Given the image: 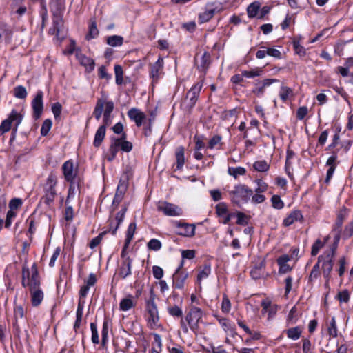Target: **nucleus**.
I'll use <instances>...</instances> for the list:
<instances>
[{
	"label": "nucleus",
	"mask_w": 353,
	"mask_h": 353,
	"mask_svg": "<svg viewBox=\"0 0 353 353\" xmlns=\"http://www.w3.org/2000/svg\"><path fill=\"white\" fill-rule=\"evenodd\" d=\"M337 245L334 244L333 248L319 256V262L321 263V270L323 276L327 282L330 278V273L333 268L334 256Z\"/></svg>",
	"instance_id": "2"
},
{
	"label": "nucleus",
	"mask_w": 353,
	"mask_h": 353,
	"mask_svg": "<svg viewBox=\"0 0 353 353\" xmlns=\"http://www.w3.org/2000/svg\"><path fill=\"white\" fill-rule=\"evenodd\" d=\"M253 168L258 172H267L270 168V165L265 160L257 161L253 164Z\"/></svg>",
	"instance_id": "36"
},
{
	"label": "nucleus",
	"mask_w": 353,
	"mask_h": 353,
	"mask_svg": "<svg viewBox=\"0 0 353 353\" xmlns=\"http://www.w3.org/2000/svg\"><path fill=\"white\" fill-rule=\"evenodd\" d=\"M132 261L130 257H126L121 263L119 269V275L125 279L128 276L131 274V266Z\"/></svg>",
	"instance_id": "22"
},
{
	"label": "nucleus",
	"mask_w": 353,
	"mask_h": 353,
	"mask_svg": "<svg viewBox=\"0 0 353 353\" xmlns=\"http://www.w3.org/2000/svg\"><path fill=\"white\" fill-rule=\"evenodd\" d=\"M105 125H106L103 123V125H101L96 132L93 143L94 145L96 147L99 146L104 139L105 134Z\"/></svg>",
	"instance_id": "27"
},
{
	"label": "nucleus",
	"mask_w": 353,
	"mask_h": 353,
	"mask_svg": "<svg viewBox=\"0 0 353 353\" xmlns=\"http://www.w3.org/2000/svg\"><path fill=\"white\" fill-rule=\"evenodd\" d=\"M148 324L151 329H155L159 326V314L157 305L154 300L147 302Z\"/></svg>",
	"instance_id": "8"
},
{
	"label": "nucleus",
	"mask_w": 353,
	"mask_h": 353,
	"mask_svg": "<svg viewBox=\"0 0 353 353\" xmlns=\"http://www.w3.org/2000/svg\"><path fill=\"white\" fill-rule=\"evenodd\" d=\"M114 73H115V81L117 85H121L123 83V68L119 65H114Z\"/></svg>",
	"instance_id": "42"
},
{
	"label": "nucleus",
	"mask_w": 353,
	"mask_h": 353,
	"mask_svg": "<svg viewBox=\"0 0 353 353\" xmlns=\"http://www.w3.org/2000/svg\"><path fill=\"white\" fill-rule=\"evenodd\" d=\"M221 141V137L219 135H214L208 143V148L214 149Z\"/></svg>",
	"instance_id": "59"
},
{
	"label": "nucleus",
	"mask_w": 353,
	"mask_h": 353,
	"mask_svg": "<svg viewBox=\"0 0 353 353\" xmlns=\"http://www.w3.org/2000/svg\"><path fill=\"white\" fill-rule=\"evenodd\" d=\"M292 95V90L286 86H282L279 92L281 99L285 102Z\"/></svg>",
	"instance_id": "41"
},
{
	"label": "nucleus",
	"mask_w": 353,
	"mask_h": 353,
	"mask_svg": "<svg viewBox=\"0 0 353 353\" xmlns=\"http://www.w3.org/2000/svg\"><path fill=\"white\" fill-rule=\"evenodd\" d=\"M114 110V103L112 101H107L105 100V105L103 109V121L105 125H108L110 122L111 113Z\"/></svg>",
	"instance_id": "24"
},
{
	"label": "nucleus",
	"mask_w": 353,
	"mask_h": 353,
	"mask_svg": "<svg viewBox=\"0 0 353 353\" xmlns=\"http://www.w3.org/2000/svg\"><path fill=\"white\" fill-rule=\"evenodd\" d=\"M76 57L79 63L85 67L86 71L90 72L94 70L95 63L93 59L86 57L79 50L76 51Z\"/></svg>",
	"instance_id": "19"
},
{
	"label": "nucleus",
	"mask_w": 353,
	"mask_h": 353,
	"mask_svg": "<svg viewBox=\"0 0 353 353\" xmlns=\"http://www.w3.org/2000/svg\"><path fill=\"white\" fill-rule=\"evenodd\" d=\"M272 205L274 208L281 210L284 207V203L279 196L273 195L271 198Z\"/></svg>",
	"instance_id": "46"
},
{
	"label": "nucleus",
	"mask_w": 353,
	"mask_h": 353,
	"mask_svg": "<svg viewBox=\"0 0 353 353\" xmlns=\"http://www.w3.org/2000/svg\"><path fill=\"white\" fill-rule=\"evenodd\" d=\"M303 329L301 326H296L286 330L288 337L292 340H297L300 338Z\"/></svg>",
	"instance_id": "29"
},
{
	"label": "nucleus",
	"mask_w": 353,
	"mask_h": 353,
	"mask_svg": "<svg viewBox=\"0 0 353 353\" xmlns=\"http://www.w3.org/2000/svg\"><path fill=\"white\" fill-rule=\"evenodd\" d=\"M22 205V200L19 198L12 199L9 203V210L15 211Z\"/></svg>",
	"instance_id": "55"
},
{
	"label": "nucleus",
	"mask_w": 353,
	"mask_h": 353,
	"mask_svg": "<svg viewBox=\"0 0 353 353\" xmlns=\"http://www.w3.org/2000/svg\"><path fill=\"white\" fill-rule=\"evenodd\" d=\"M129 118L135 122L137 126L140 127L143 124V121L145 119V114L140 110L132 108L128 112Z\"/></svg>",
	"instance_id": "20"
},
{
	"label": "nucleus",
	"mask_w": 353,
	"mask_h": 353,
	"mask_svg": "<svg viewBox=\"0 0 353 353\" xmlns=\"http://www.w3.org/2000/svg\"><path fill=\"white\" fill-rule=\"evenodd\" d=\"M164 62L162 57L159 56L157 61L150 65V77L152 79V84L157 83L159 80L163 77Z\"/></svg>",
	"instance_id": "6"
},
{
	"label": "nucleus",
	"mask_w": 353,
	"mask_h": 353,
	"mask_svg": "<svg viewBox=\"0 0 353 353\" xmlns=\"http://www.w3.org/2000/svg\"><path fill=\"white\" fill-rule=\"evenodd\" d=\"M261 72H262V70L261 68H256L250 71H247V70L242 71V75L246 78H254V77L260 76L261 74Z\"/></svg>",
	"instance_id": "43"
},
{
	"label": "nucleus",
	"mask_w": 353,
	"mask_h": 353,
	"mask_svg": "<svg viewBox=\"0 0 353 353\" xmlns=\"http://www.w3.org/2000/svg\"><path fill=\"white\" fill-rule=\"evenodd\" d=\"M23 116L15 109H13L9 114L8 118L3 120L0 125V135L8 132L13 126L12 130L16 132L19 125L23 120Z\"/></svg>",
	"instance_id": "3"
},
{
	"label": "nucleus",
	"mask_w": 353,
	"mask_h": 353,
	"mask_svg": "<svg viewBox=\"0 0 353 353\" xmlns=\"http://www.w3.org/2000/svg\"><path fill=\"white\" fill-rule=\"evenodd\" d=\"M343 235L345 238H349L353 235V221L345 228Z\"/></svg>",
	"instance_id": "64"
},
{
	"label": "nucleus",
	"mask_w": 353,
	"mask_h": 353,
	"mask_svg": "<svg viewBox=\"0 0 353 353\" xmlns=\"http://www.w3.org/2000/svg\"><path fill=\"white\" fill-rule=\"evenodd\" d=\"M104 105L105 99H100L97 102L93 114L97 121H99L101 117L104 109Z\"/></svg>",
	"instance_id": "31"
},
{
	"label": "nucleus",
	"mask_w": 353,
	"mask_h": 353,
	"mask_svg": "<svg viewBox=\"0 0 353 353\" xmlns=\"http://www.w3.org/2000/svg\"><path fill=\"white\" fill-rule=\"evenodd\" d=\"M251 199L252 202L255 204L262 203L265 201V196L263 194L256 192L251 196Z\"/></svg>",
	"instance_id": "56"
},
{
	"label": "nucleus",
	"mask_w": 353,
	"mask_h": 353,
	"mask_svg": "<svg viewBox=\"0 0 353 353\" xmlns=\"http://www.w3.org/2000/svg\"><path fill=\"white\" fill-rule=\"evenodd\" d=\"M32 274L30 277L28 279V281L26 282L25 278H23L22 280V285L23 287L28 286L29 288V290H38L41 289L40 287L41 281L40 277L39 276V273L37 271L35 265L32 267Z\"/></svg>",
	"instance_id": "10"
},
{
	"label": "nucleus",
	"mask_w": 353,
	"mask_h": 353,
	"mask_svg": "<svg viewBox=\"0 0 353 353\" xmlns=\"http://www.w3.org/2000/svg\"><path fill=\"white\" fill-rule=\"evenodd\" d=\"M203 311L196 307V306H192L190 312L186 315L185 319L190 327L191 330H194V328L197 326V324L199 321V320L203 316Z\"/></svg>",
	"instance_id": "9"
},
{
	"label": "nucleus",
	"mask_w": 353,
	"mask_h": 353,
	"mask_svg": "<svg viewBox=\"0 0 353 353\" xmlns=\"http://www.w3.org/2000/svg\"><path fill=\"white\" fill-rule=\"evenodd\" d=\"M231 309V303L227 296L224 295L222 299L221 310L224 313H228Z\"/></svg>",
	"instance_id": "54"
},
{
	"label": "nucleus",
	"mask_w": 353,
	"mask_h": 353,
	"mask_svg": "<svg viewBox=\"0 0 353 353\" xmlns=\"http://www.w3.org/2000/svg\"><path fill=\"white\" fill-rule=\"evenodd\" d=\"M14 321L13 323L14 327L17 330H20V324L26 323V312L23 306L14 305Z\"/></svg>",
	"instance_id": "15"
},
{
	"label": "nucleus",
	"mask_w": 353,
	"mask_h": 353,
	"mask_svg": "<svg viewBox=\"0 0 353 353\" xmlns=\"http://www.w3.org/2000/svg\"><path fill=\"white\" fill-rule=\"evenodd\" d=\"M57 184V177L54 173H50L46 179L43 186L44 203L51 204L57 195L55 187Z\"/></svg>",
	"instance_id": "4"
},
{
	"label": "nucleus",
	"mask_w": 353,
	"mask_h": 353,
	"mask_svg": "<svg viewBox=\"0 0 353 353\" xmlns=\"http://www.w3.org/2000/svg\"><path fill=\"white\" fill-rule=\"evenodd\" d=\"M214 14V9H209L206 10L202 13H201L199 16V21L200 23H205L208 21Z\"/></svg>",
	"instance_id": "38"
},
{
	"label": "nucleus",
	"mask_w": 353,
	"mask_h": 353,
	"mask_svg": "<svg viewBox=\"0 0 353 353\" xmlns=\"http://www.w3.org/2000/svg\"><path fill=\"white\" fill-rule=\"evenodd\" d=\"M303 352L312 353V344L308 339H303Z\"/></svg>",
	"instance_id": "63"
},
{
	"label": "nucleus",
	"mask_w": 353,
	"mask_h": 353,
	"mask_svg": "<svg viewBox=\"0 0 353 353\" xmlns=\"http://www.w3.org/2000/svg\"><path fill=\"white\" fill-rule=\"evenodd\" d=\"M228 172L230 175L233 176L235 179H237L239 176L245 174L246 170L243 167H230L228 168Z\"/></svg>",
	"instance_id": "34"
},
{
	"label": "nucleus",
	"mask_w": 353,
	"mask_h": 353,
	"mask_svg": "<svg viewBox=\"0 0 353 353\" xmlns=\"http://www.w3.org/2000/svg\"><path fill=\"white\" fill-rule=\"evenodd\" d=\"M43 92L41 90H38L36 93L34 98L32 101V108L33 110V117L37 119H39L43 110Z\"/></svg>",
	"instance_id": "11"
},
{
	"label": "nucleus",
	"mask_w": 353,
	"mask_h": 353,
	"mask_svg": "<svg viewBox=\"0 0 353 353\" xmlns=\"http://www.w3.org/2000/svg\"><path fill=\"white\" fill-rule=\"evenodd\" d=\"M99 35V30L97 27V23L94 20H91L89 26V32L86 35L88 40L96 38Z\"/></svg>",
	"instance_id": "33"
},
{
	"label": "nucleus",
	"mask_w": 353,
	"mask_h": 353,
	"mask_svg": "<svg viewBox=\"0 0 353 353\" xmlns=\"http://www.w3.org/2000/svg\"><path fill=\"white\" fill-rule=\"evenodd\" d=\"M326 327L329 336L332 338H336L338 335V329L334 316H332L330 321L326 322Z\"/></svg>",
	"instance_id": "26"
},
{
	"label": "nucleus",
	"mask_w": 353,
	"mask_h": 353,
	"mask_svg": "<svg viewBox=\"0 0 353 353\" xmlns=\"http://www.w3.org/2000/svg\"><path fill=\"white\" fill-rule=\"evenodd\" d=\"M347 216V211L345 208L341 209L337 215V219L333 228V232H335L334 241V244L335 245H338L340 240L341 228Z\"/></svg>",
	"instance_id": "12"
},
{
	"label": "nucleus",
	"mask_w": 353,
	"mask_h": 353,
	"mask_svg": "<svg viewBox=\"0 0 353 353\" xmlns=\"http://www.w3.org/2000/svg\"><path fill=\"white\" fill-rule=\"evenodd\" d=\"M128 188L127 183L124 181L120 180L115 194L123 197Z\"/></svg>",
	"instance_id": "47"
},
{
	"label": "nucleus",
	"mask_w": 353,
	"mask_h": 353,
	"mask_svg": "<svg viewBox=\"0 0 353 353\" xmlns=\"http://www.w3.org/2000/svg\"><path fill=\"white\" fill-rule=\"evenodd\" d=\"M302 219L303 215L301 211L294 210L283 220V225L285 226H290L294 222L301 221Z\"/></svg>",
	"instance_id": "25"
},
{
	"label": "nucleus",
	"mask_w": 353,
	"mask_h": 353,
	"mask_svg": "<svg viewBox=\"0 0 353 353\" xmlns=\"http://www.w3.org/2000/svg\"><path fill=\"white\" fill-rule=\"evenodd\" d=\"M30 301L33 307H38L42 303L44 293L42 289L30 290Z\"/></svg>",
	"instance_id": "21"
},
{
	"label": "nucleus",
	"mask_w": 353,
	"mask_h": 353,
	"mask_svg": "<svg viewBox=\"0 0 353 353\" xmlns=\"http://www.w3.org/2000/svg\"><path fill=\"white\" fill-rule=\"evenodd\" d=\"M176 168L174 170H180L185 164V149L183 146H179L175 151Z\"/></svg>",
	"instance_id": "23"
},
{
	"label": "nucleus",
	"mask_w": 353,
	"mask_h": 353,
	"mask_svg": "<svg viewBox=\"0 0 353 353\" xmlns=\"http://www.w3.org/2000/svg\"><path fill=\"white\" fill-rule=\"evenodd\" d=\"M329 236H326L325 238L324 242L321 241L320 239H318L315 241L312 247L311 254L312 256H316L319 252L320 249L322 248L325 242L328 240Z\"/></svg>",
	"instance_id": "40"
},
{
	"label": "nucleus",
	"mask_w": 353,
	"mask_h": 353,
	"mask_svg": "<svg viewBox=\"0 0 353 353\" xmlns=\"http://www.w3.org/2000/svg\"><path fill=\"white\" fill-rule=\"evenodd\" d=\"M182 262L173 275V286L174 288L181 289L183 288L184 282L188 277V273L182 272L180 269L183 266Z\"/></svg>",
	"instance_id": "17"
},
{
	"label": "nucleus",
	"mask_w": 353,
	"mask_h": 353,
	"mask_svg": "<svg viewBox=\"0 0 353 353\" xmlns=\"http://www.w3.org/2000/svg\"><path fill=\"white\" fill-rule=\"evenodd\" d=\"M293 46L296 53L300 56H305L306 54L305 48L301 46L299 41L294 40L293 41Z\"/></svg>",
	"instance_id": "53"
},
{
	"label": "nucleus",
	"mask_w": 353,
	"mask_h": 353,
	"mask_svg": "<svg viewBox=\"0 0 353 353\" xmlns=\"http://www.w3.org/2000/svg\"><path fill=\"white\" fill-rule=\"evenodd\" d=\"M202 87L203 82L199 81L187 92L186 98L183 102V105L186 109L190 110L195 105Z\"/></svg>",
	"instance_id": "5"
},
{
	"label": "nucleus",
	"mask_w": 353,
	"mask_h": 353,
	"mask_svg": "<svg viewBox=\"0 0 353 353\" xmlns=\"http://www.w3.org/2000/svg\"><path fill=\"white\" fill-rule=\"evenodd\" d=\"M157 210L168 216H180L183 214V210L179 206L167 201H159Z\"/></svg>",
	"instance_id": "7"
},
{
	"label": "nucleus",
	"mask_w": 353,
	"mask_h": 353,
	"mask_svg": "<svg viewBox=\"0 0 353 353\" xmlns=\"http://www.w3.org/2000/svg\"><path fill=\"white\" fill-rule=\"evenodd\" d=\"M162 247L161 243L157 239H152L148 243V248L154 251H159Z\"/></svg>",
	"instance_id": "48"
},
{
	"label": "nucleus",
	"mask_w": 353,
	"mask_h": 353,
	"mask_svg": "<svg viewBox=\"0 0 353 353\" xmlns=\"http://www.w3.org/2000/svg\"><path fill=\"white\" fill-rule=\"evenodd\" d=\"M168 312L170 316L175 318L181 317L183 315L182 310L177 305L168 307Z\"/></svg>",
	"instance_id": "44"
},
{
	"label": "nucleus",
	"mask_w": 353,
	"mask_h": 353,
	"mask_svg": "<svg viewBox=\"0 0 353 353\" xmlns=\"http://www.w3.org/2000/svg\"><path fill=\"white\" fill-rule=\"evenodd\" d=\"M257 188L255 189L254 192L262 194L268 189V185L261 180H257Z\"/></svg>",
	"instance_id": "60"
},
{
	"label": "nucleus",
	"mask_w": 353,
	"mask_h": 353,
	"mask_svg": "<svg viewBox=\"0 0 353 353\" xmlns=\"http://www.w3.org/2000/svg\"><path fill=\"white\" fill-rule=\"evenodd\" d=\"M134 306L133 297L129 296L123 299L119 304L120 310L124 312L128 311Z\"/></svg>",
	"instance_id": "28"
},
{
	"label": "nucleus",
	"mask_w": 353,
	"mask_h": 353,
	"mask_svg": "<svg viewBox=\"0 0 353 353\" xmlns=\"http://www.w3.org/2000/svg\"><path fill=\"white\" fill-rule=\"evenodd\" d=\"M211 274V267L210 265H205L203 268L200 270L197 275L198 282H201L203 279H207Z\"/></svg>",
	"instance_id": "37"
},
{
	"label": "nucleus",
	"mask_w": 353,
	"mask_h": 353,
	"mask_svg": "<svg viewBox=\"0 0 353 353\" xmlns=\"http://www.w3.org/2000/svg\"><path fill=\"white\" fill-rule=\"evenodd\" d=\"M52 121L50 119H46L41 128V134L42 136H46L52 128Z\"/></svg>",
	"instance_id": "50"
},
{
	"label": "nucleus",
	"mask_w": 353,
	"mask_h": 353,
	"mask_svg": "<svg viewBox=\"0 0 353 353\" xmlns=\"http://www.w3.org/2000/svg\"><path fill=\"white\" fill-rule=\"evenodd\" d=\"M27 94L26 89L23 85H17L14 88V96L17 99H24Z\"/></svg>",
	"instance_id": "39"
},
{
	"label": "nucleus",
	"mask_w": 353,
	"mask_h": 353,
	"mask_svg": "<svg viewBox=\"0 0 353 353\" xmlns=\"http://www.w3.org/2000/svg\"><path fill=\"white\" fill-rule=\"evenodd\" d=\"M62 172L65 180L70 183H73L77 176V169L74 168L72 161H67L63 164Z\"/></svg>",
	"instance_id": "13"
},
{
	"label": "nucleus",
	"mask_w": 353,
	"mask_h": 353,
	"mask_svg": "<svg viewBox=\"0 0 353 353\" xmlns=\"http://www.w3.org/2000/svg\"><path fill=\"white\" fill-rule=\"evenodd\" d=\"M260 3L258 1H254L250 4L247 8V13L249 18H254L257 16L259 9H260Z\"/></svg>",
	"instance_id": "30"
},
{
	"label": "nucleus",
	"mask_w": 353,
	"mask_h": 353,
	"mask_svg": "<svg viewBox=\"0 0 353 353\" xmlns=\"http://www.w3.org/2000/svg\"><path fill=\"white\" fill-rule=\"evenodd\" d=\"M253 190L245 184H237L229 192L231 201L238 206L248 203L253 194Z\"/></svg>",
	"instance_id": "1"
},
{
	"label": "nucleus",
	"mask_w": 353,
	"mask_h": 353,
	"mask_svg": "<svg viewBox=\"0 0 353 353\" xmlns=\"http://www.w3.org/2000/svg\"><path fill=\"white\" fill-rule=\"evenodd\" d=\"M17 216V212L12 210H8L6 214V219L5 221V227L8 228L12 225V223L14 218Z\"/></svg>",
	"instance_id": "51"
},
{
	"label": "nucleus",
	"mask_w": 353,
	"mask_h": 353,
	"mask_svg": "<svg viewBox=\"0 0 353 353\" xmlns=\"http://www.w3.org/2000/svg\"><path fill=\"white\" fill-rule=\"evenodd\" d=\"M90 329L92 332V341L94 344H98L99 343V339L97 325L94 323H91Z\"/></svg>",
	"instance_id": "52"
},
{
	"label": "nucleus",
	"mask_w": 353,
	"mask_h": 353,
	"mask_svg": "<svg viewBox=\"0 0 353 353\" xmlns=\"http://www.w3.org/2000/svg\"><path fill=\"white\" fill-rule=\"evenodd\" d=\"M263 266H264V262L261 261L259 267H256L250 271L251 276L254 279H258L263 275V274L262 272V268Z\"/></svg>",
	"instance_id": "45"
},
{
	"label": "nucleus",
	"mask_w": 353,
	"mask_h": 353,
	"mask_svg": "<svg viewBox=\"0 0 353 353\" xmlns=\"http://www.w3.org/2000/svg\"><path fill=\"white\" fill-rule=\"evenodd\" d=\"M126 211L127 206H123L121 210L117 213L115 219L110 221L109 231L111 232L113 235L116 234L119 225L123 221Z\"/></svg>",
	"instance_id": "14"
},
{
	"label": "nucleus",
	"mask_w": 353,
	"mask_h": 353,
	"mask_svg": "<svg viewBox=\"0 0 353 353\" xmlns=\"http://www.w3.org/2000/svg\"><path fill=\"white\" fill-rule=\"evenodd\" d=\"M176 226L179 229L177 231L179 235L192 237L195 234V226L193 224L179 222L176 223Z\"/></svg>",
	"instance_id": "18"
},
{
	"label": "nucleus",
	"mask_w": 353,
	"mask_h": 353,
	"mask_svg": "<svg viewBox=\"0 0 353 353\" xmlns=\"http://www.w3.org/2000/svg\"><path fill=\"white\" fill-rule=\"evenodd\" d=\"M152 274L155 279H161L163 276V270L161 267L154 265L152 267Z\"/></svg>",
	"instance_id": "62"
},
{
	"label": "nucleus",
	"mask_w": 353,
	"mask_h": 353,
	"mask_svg": "<svg viewBox=\"0 0 353 353\" xmlns=\"http://www.w3.org/2000/svg\"><path fill=\"white\" fill-rule=\"evenodd\" d=\"M126 139V134L123 133L121 137L119 138H112L111 143L117 146L119 150H121L122 147V143L124 140Z\"/></svg>",
	"instance_id": "57"
},
{
	"label": "nucleus",
	"mask_w": 353,
	"mask_h": 353,
	"mask_svg": "<svg viewBox=\"0 0 353 353\" xmlns=\"http://www.w3.org/2000/svg\"><path fill=\"white\" fill-rule=\"evenodd\" d=\"M106 42L112 47L121 46L123 43V37L119 35L110 36L107 38Z\"/></svg>",
	"instance_id": "32"
},
{
	"label": "nucleus",
	"mask_w": 353,
	"mask_h": 353,
	"mask_svg": "<svg viewBox=\"0 0 353 353\" xmlns=\"http://www.w3.org/2000/svg\"><path fill=\"white\" fill-rule=\"evenodd\" d=\"M62 107L61 105L57 102L52 104V112L55 118H58L60 117L61 114Z\"/></svg>",
	"instance_id": "61"
},
{
	"label": "nucleus",
	"mask_w": 353,
	"mask_h": 353,
	"mask_svg": "<svg viewBox=\"0 0 353 353\" xmlns=\"http://www.w3.org/2000/svg\"><path fill=\"white\" fill-rule=\"evenodd\" d=\"M216 214L221 217L223 216L228 214L227 205L224 203H219L216 206Z\"/></svg>",
	"instance_id": "49"
},
{
	"label": "nucleus",
	"mask_w": 353,
	"mask_h": 353,
	"mask_svg": "<svg viewBox=\"0 0 353 353\" xmlns=\"http://www.w3.org/2000/svg\"><path fill=\"white\" fill-rule=\"evenodd\" d=\"M136 228H137L136 223L134 222L130 223V225H128V230L126 232V237H125V242H126V245H129L131 241L132 240L134 234L135 233Z\"/></svg>",
	"instance_id": "35"
},
{
	"label": "nucleus",
	"mask_w": 353,
	"mask_h": 353,
	"mask_svg": "<svg viewBox=\"0 0 353 353\" xmlns=\"http://www.w3.org/2000/svg\"><path fill=\"white\" fill-rule=\"evenodd\" d=\"M74 217V210L72 206H68L64 212V219L65 221L70 222Z\"/></svg>",
	"instance_id": "58"
},
{
	"label": "nucleus",
	"mask_w": 353,
	"mask_h": 353,
	"mask_svg": "<svg viewBox=\"0 0 353 353\" xmlns=\"http://www.w3.org/2000/svg\"><path fill=\"white\" fill-rule=\"evenodd\" d=\"M261 305L262 307V314L268 313V320L274 317L279 308L277 305L272 304L271 301L269 299L263 300Z\"/></svg>",
	"instance_id": "16"
}]
</instances>
